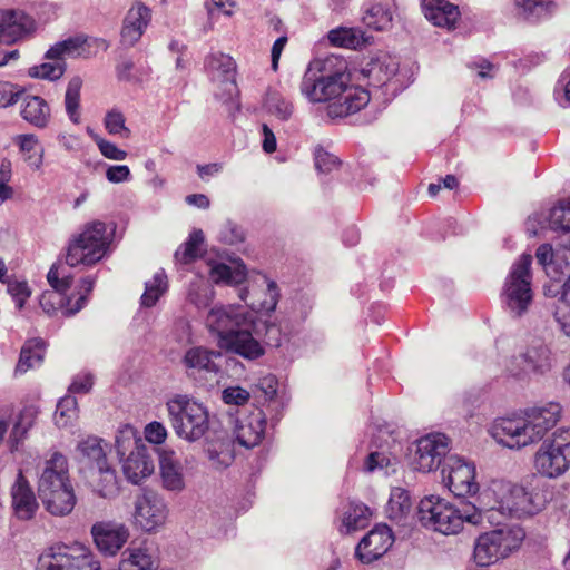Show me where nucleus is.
<instances>
[{
    "mask_svg": "<svg viewBox=\"0 0 570 570\" xmlns=\"http://www.w3.org/2000/svg\"><path fill=\"white\" fill-rule=\"evenodd\" d=\"M82 80L80 77H72L67 86L65 94V108L71 122L78 125L80 122V90Z\"/></svg>",
    "mask_w": 570,
    "mask_h": 570,
    "instance_id": "44",
    "label": "nucleus"
},
{
    "mask_svg": "<svg viewBox=\"0 0 570 570\" xmlns=\"http://www.w3.org/2000/svg\"><path fill=\"white\" fill-rule=\"evenodd\" d=\"M38 415V411L35 406H26L19 413L9 441L12 449H17L19 443L24 439L27 432L32 428Z\"/></svg>",
    "mask_w": 570,
    "mask_h": 570,
    "instance_id": "43",
    "label": "nucleus"
},
{
    "mask_svg": "<svg viewBox=\"0 0 570 570\" xmlns=\"http://www.w3.org/2000/svg\"><path fill=\"white\" fill-rule=\"evenodd\" d=\"M67 63L65 61L48 60L29 69L28 75L32 78L56 81L66 72Z\"/></svg>",
    "mask_w": 570,
    "mask_h": 570,
    "instance_id": "49",
    "label": "nucleus"
},
{
    "mask_svg": "<svg viewBox=\"0 0 570 570\" xmlns=\"http://www.w3.org/2000/svg\"><path fill=\"white\" fill-rule=\"evenodd\" d=\"M125 116L121 111L112 109L105 117V127L110 135H119L124 138L130 136V130L125 125Z\"/></svg>",
    "mask_w": 570,
    "mask_h": 570,
    "instance_id": "55",
    "label": "nucleus"
},
{
    "mask_svg": "<svg viewBox=\"0 0 570 570\" xmlns=\"http://www.w3.org/2000/svg\"><path fill=\"white\" fill-rule=\"evenodd\" d=\"M538 474L557 479L570 469V429H558L550 439L542 442L534 454Z\"/></svg>",
    "mask_w": 570,
    "mask_h": 570,
    "instance_id": "11",
    "label": "nucleus"
},
{
    "mask_svg": "<svg viewBox=\"0 0 570 570\" xmlns=\"http://www.w3.org/2000/svg\"><path fill=\"white\" fill-rule=\"evenodd\" d=\"M568 250L554 252L550 244H542L538 247L535 257L540 265L543 266L546 274L554 281H559L569 267L564 262L567 259Z\"/></svg>",
    "mask_w": 570,
    "mask_h": 570,
    "instance_id": "31",
    "label": "nucleus"
},
{
    "mask_svg": "<svg viewBox=\"0 0 570 570\" xmlns=\"http://www.w3.org/2000/svg\"><path fill=\"white\" fill-rule=\"evenodd\" d=\"M443 484L455 495L466 497L479 491L475 481V466L458 455H449L444 459L442 470Z\"/></svg>",
    "mask_w": 570,
    "mask_h": 570,
    "instance_id": "14",
    "label": "nucleus"
},
{
    "mask_svg": "<svg viewBox=\"0 0 570 570\" xmlns=\"http://www.w3.org/2000/svg\"><path fill=\"white\" fill-rule=\"evenodd\" d=\"M169 423L179 439L200 440L209 429L207 407L185 394H176L166 402Z\"/></svg>",
    "mask_w": 570,
    "mask_h": 570,
    "instance_id": "7",
    "label": "nucleus"
},
{
    "mask_svg": "<svg viewBox=\"0 0 570 570\" xmlns=\"http://www.w3.org/2000/svg\"><path fill=\"white\" fill-rule=\"evenodd\" d=\"M266 415L262 409L255 407L248 414L236 419L234 434L237 442L247 449L258 445L265 434Z\"/></svg>",
    "mask_w": 570,
    "mask_h": 570,
    "instance_id": "21",
    "label": "nucleus"
},
{
    "mask_svg": "<svg viewBox=\"0 0 570 570\" xmlns=\"http://www.w3.org/2000/svg\"><path fill=\"white\" fill-rule=\"evenodd\" d=\"M266 111L282 121L288 120L293 115V105L277 91H268L264 100Z\"/></svg>",
    "mask_w": 570,
    "mask_h": 570,
    "instance_id": "47",
    "label": "nucleus"
},
{
    "mask_svg": "<svg viewBox=\"0 0 570 570\" xmlns=\"http://www.w3.org/2000/svg\"><path fill=\"white\" fill-rule=\"evenodd\" d=\"M39 498L46 510L50 514L58 517L68 515L73 510L77 502L72 485Z\"/></svg>",
    "mask_w": 570,
    "mask_h": 570,
    "instance_id": "34",
    "label": "nucleus"
},
{
    "mask_svg": "<svg viewBox=\"0 0 570 570\" xmlns=\"http://www.w3.org/2000/svg\"><path fill=\"white\" fill-rule=\"evenodd\" d=\"M153 12L141 1H135L126 12L121 30L120 42L125 47H134L145 33L151 21Z\"/></svg>",
    "mask_w": 570,
    "mask_h": 570,
    "instance_id": "20",
    "label": "nucleus"
},
{
    "mask_svg": "<svg viewBox=\"0 0 570 570\" xmlns=\"http://www.w3.org/2000/svg\"><path fill=\"white\" fill-rule=\"evenodd\" d=\"M205 237L200 229L193 230L187 240L175 252V259L181 264H189L198 257L199 246Z\"/></svg>",
    "mask_w": 570,
    "mask_h": 570,
    "instance_id": "48",
    "label": "nucleus"
},
{
    "mask_svg": "<svg viewBox=\"0 0 570 570\" xmlns=\"http://www.w3.org/2000/svg\"><path fill=\"white\" fill-rule=\"evenodd\" d=\"M169 514L167 502L161 494L153 490H144L136 498L134 519L144 531L151 532L166 523Z\"/></svg>",
    "mask_w": 570,
    "mask_h": 570,
    "instance_id": "15",
    "label": "nucleus"
},
{
    "mask_svg": "<svg viewBox=\"0 0 570 570\" xmlns=\"http://www.w3.org/2000/svg\"><path fill=\"white\" fill-rule=\"evenodd\" d=\"M120 461L122 462V472L126 479L132 484H139L142 480L150 476L155 469L154 461L146 445H139L136 450H131Z\"/></svg>",
    "mask_w": 570,
    "mask_h": 570,
    "instance_id": "25",
    "label": "nucleus"
},
{
    "mask_svg": "<svg viewBox=\"0 0 570 570\" xmlns=\"http://www.w3.org/2000/svg\"><path fill=\"white\" fill-rule=\"evenodd\" d=\"M554 98L563 107H570V71H563L554 87Z\"/></svg>",
    "mask_w": 570,
    "mask_h": 570,
    "instance_id": "59",
    "label": "nucleus"
},
{
    "mask_svg": "<svg viewBox=\"0 0 570 570\" xmlns=\"http://www.w3.org/2000/svg\"><path fill=\"white\" fill-rule=\"evenodd\" d=\"M11 176V163L3 159L0 164V205L10 199L13 195V189L9 186Z\"/></svg>",
    "mask_w": 570,
    "mask_h": 570,
    "instance_id": "57",
    "label": "nucleus"
},
{
    "mask_svg": "<svg viewBox=\"0 0 570 570\" xmlns=\"http://www.w3.org/2000/svg\"><path fill=\"white\" fill-rule=\"evenodd\" d=\"M266 295L267 297L262 303L256 304L255 302H250L247 305L250 306L253 309H258L259 312H273L276 308L278 301L277 285L274 282H269L267 284Z\"/></svg>",
    "mask_w": 570,
    "mask_h": 570,
    "instance_id": "60",
    "label": "nucleus"
},
{
    "mask_svg": "<svg viewBox=\"0 0 570 570\" xmlns=\"http://www.w3.org/2000/svg\"><path fill=\"white\" fill-rule=\"evenodd\" d=\"M21 95L18 88L8 81H0V108L14 105Z\"/></svg>",
    "mask_w": 570,
    "mask_h": 570,
    "instance_id": "62",
    "label": "nucleus"
},
{
    "mask_svg": "<svg viewBox=\"0 0 570 570\" xmlns=\"http://www.w3.org/2000/svg\"><path fill=\"white\" fill-rule=\"evenodd\" d=\"M87 43V37L76 35L63 40L57 41L45 53L46 60L65 61L68 58H77L81 56Z\"/></svg>",
    "mask_w": 570,
    "mask_h": 570,
    "instance_id": "33",
    "label": "nucleus"
},
{
    "mask_svg": "<svg viewBox=\"0 0 570 570\" xmlns=\"http://www.w3.org/2000/svg\"><path fill=\"white\" fill-rule=\"evenodd\" d=\"M341 166L340 159L324 150L323 148H318L315 151V167L321 174H331L334 170H337Z\"/></svg>",
    "mask_w": 570,
    "mask_h": 570,
    "instance_id": "56",
    "label": "nucleus"
},
{
    "mask_svg": "<svg viewBox=\"0 0 570 570\" xmlns=\"http://www.w3.org/2000/svg\"><path fill=\"white\" fill-rule=\"evenodd\" d=\"M531 263L532 256L522 254L511 266L502 287V305L513 317L524 315L533 301Z\"/></svg>",
    "mask_w": 570,
    "mask_h": 570,
    "instance_id": "9",
    "label": "nucleus"
},
{
    "mask_svg": "<svg viewBox=\"0 0 570 570\" xmlns=\"http://www.w3.org/2000/svg\"><path fill=\"white\" fill-rule=\"evenodd\" d=\"M20 115L36 128H46L51 119V109L48 102L40 96H26L21 104Z\"/></svg>",
    "mask_w": 570,
    "mask_h": 570,
    "instance_id": "30",
    "label": "nucleus"
},
{
    "mask_svg": "<svg viewBox=\"0 0 570 570\" xmlns=\"http://www.w3.org/2000/svg\"><path fill=\"white\" fill-rule=\"evenodd\" d=\"M393 541L392 531L387 525H376L360 541L355 554L363 563H370L384 556Z\"/></svg>",
    "mask_w": 570,
    "mask_h": 570,
    "instance_id": "22",
    "label": "nucleus"
},
{
    "mask_svg": "<svg viewBox=\"0 0 570 570\" xmlns=\"http://www.w3.org/2000/svg\"><path fill=\"white\" fill-rule=\"evenodd\" d=\"M115 445L119 459H122L126 456L127 452L145 444L142 440L137 436V431L131 425H125L118 431Z\"/></svg>",
    "mask_w": 570,
    "mask_h": 570,
    "instance_id": "50",
    "label": "nucleus"
},
{
    "mask_svg": "<svg viewBox=\"0 0 570 570\" xmlns=\"http://www.w3.org/2000/svg\"><path fill=\"white\" fill-rule=\"evenodd\" d=\"M425 18L434 26L452 29L460 18L459 7L446 0H421Z\"/></svg>",
    "mask_w": 570,
    "mask_h": 570,
    "instance_id": "27",
    "label": "nucleus"
},
{
    "mask_svg": "<svg viewBox=\"0 0 570 570\" xmlns=\"http://www.w3.org/2000/svg\"><path fill=\"white\" fill-rule=\"evenodd\" d=\"M90 534L95 547L107 557L116 556L129 538L128 528L114 520L97 521L91 525Z\"/></svg>",
    "mask_w": 570,
    "mask_h": 570,
    "instance_id": "17",
    "label": "nucleus"
},
{
    "mask_svg": "<svg viewBox=\"0 0 570 570\" xmlns=\"http://www.w3.org/2000/svg\"><path fill=\"white\" fill-rule=\"evenodd\" d=\"M328 41L336 47L357 49L367 42L365 33L360 28L338 27L327 35Z\"/></svg>",
    "mask_w": 570,
    "mask_h": 570,
    "instance_id": "38",
    "label": "nucleus"
},
{
    "mask_svg": "<svg viewBox=\"0 0 570 570\" xmlns=\"http://www.w3.org/2000/svg\"><path fill=\"white\" fill-rule=\"evenodd\" d=\"M553 362L550 346L543 341L534 340L511 358L508 372L519 381H528L533 376L546 375L551 371Z\"/></svg>",
    "mask_w": 570,
    "mask_h": 570,
    "instance_id": "13",
    "label": "nucleus"
},
{
    "mask_svg": "<svg viewBox=\"0 0 570 570\" xmlns=\"http://www.w3.org/2000/svg\"><path fill=\"white\" fill-rule=\"evenodd\" d=\"M159 473L161 485L167 491L180 492L185 489L183 466L174 451L159 452Z\"/></svg>",
    "mask_w": 570,
    "mask_h": 570,
    "instance_id": "26",
    "label": "nucleus"
},
{
    "mask_svg": "<svg viewBox=\"0 0 570 570\" xmlns=\"http://www.w3.org/2000/svg\"><path fill=\"white\" fill-rule=\"evenodd\" d=\"M523 539L524 532L520 528H501L485 532L476 539L474 560L482 567L495 563L518 549Z\"/></svg>",
    "mask_w": 570,
    "mask_h": 570,
    "instance_id": "12",
    "label": "nucleus"
},
{
    "mask_svg": "<svg viewBox=\"0 0 570 570\" xmlns=\"http://www.w3.org/2000/svg\"><path fill=\"white\" fill-rule=\"evenodd\" d=\"M119 570H155V561L146 549L129 547L122 552Z\"/></svg>",
    "mask_w": 570,
    "mask_h": 570,
    "instance_id": "40",
    "label": "nucleus"
},
{
    "mask_svg": "<svg viewBox=\"0 0 570 570\" xmlns=\"http://www.w3.org/2000/svg\"><path fill=\"white\" fill-rule=\"evenodd\" d=\"M449 451V439L442 433L428 434L416 443L412 465L421 472L436 469Z\"/></svg>",
    "mask_w": 570,
    "mask_h": 570,
    "instance_id": "18",
    "label": "nucleus"
},
{
    "mask_svg": "<svg viewBox=\"0 0 570 570\" xmlns=\"http://www.w3.org/2000/svg\"><path fill=\"white\" fill-rule=\"evenodd\" d=\"M47 279L53 291L45 292L39 299V304L48 315L55 314L59 308L66 316H72L83 308L87 297L91 293L95 279L85 277L81 279L78 297L72 304V297H67L66 293L71 287L72 276L65 274L61 266L52 265L47 274Z\"/></svg>",
    "mask_w": 570,
    "mask_h": 570,
    "instance_id": "8",
    "label": "nucleus"
},
{
    "mask_svg": "<svg viewBox=\"0 0 570 570\" xmlns=\"http://www.w3.org/2000/svg\"><path fill=\"white\" fill-rule=\"evenodd\" d=\"M35 21L20 10H0V42L12 43L33 30Z\"/></svg>",
    "mask_w": 570,
    "mask_h": 570,
    "instance_id": "24",
    "label": "nucleus"
},
{
    "mask_svg": "<svg viewBox=\"0 0 570 570\" xmlns=\"http://www.w3.org/2000/svg\"><path fill=\"white\" fill-rule=\"evenodd\" d=\"M8 292L16 302L18 308H22L31 292L26 282H13L8 285Z\"/></svg>",
    "mask_w": 570,
    "mask_h": 570,
    "instance_id": "64",
    "label": "nucleus"
},
{
    "mask_svg": "<svg viewBox=\"0 0 570 570\" xmlns=\"http://www.w3.org/2000/svg\"><path fill=\"white\" fill-rule=\"evenodd\" d=\"M399 62L387 56L371 60L363 73L370 79V85L381 87L397 72Z\"/></svg>",
    "mask_w": 570,
    "mask_h": 570,
    "instance_id": "35",
    "label": "nucleus"
},
{
    "mask_svg": "<svg viewBox=\"0 0 570 570\" xmlns=\"http://www.w3.org/2000/svg\"><path fill=\"white\" fill-rule=\"evenodd\" d=\"M561 416L558 403L525 409L521 414L499 417L491 426L493 439L509 448L521 449L541 441Z\"/></svg>",
    "mask_w": 570,
    "mask_h": 570,
    "instance_id": "3",
    "label": "nucleus"
},
{
    "mask_svg": "<svg viewBox=\"0 0 570 570\" xmlns=\"http://www.w3.org/2000/svg\"><path fill=\"white\" fill-rule=\"evenodd\" d=\"M519 14L528 21H537L551 14L552 0H515Z\"/></svg>",
    "mask_w": 570,
    "mask_h": 570,
    "instance_id": "42",
    "label": "nucleus"
},
{
    "mask_svg": "<svg viewBox=\"0 0 570 570\" xmlns=\"http://www.w3.org/2000/svg\"><path fill=\"white\" fill-rule=\"evenodd\" d=\"M389 510L392 514H403L411 508L409 492L403 488H393L389 499Z\"/></svg>",
    "mask_w": 570,
    "mask_h": 570,
    "instance_id": "54",
    "label": "nucleus"
},
{
    "mask_svg": "<svg viewBox=\"0 0 570 570\" xmlns=\"http://www.w3.org/2000/svg\"><path fill=\"white\" fill-rule=\"evenodd\" d=\"M67 458L60 452H53L45 461L42 472L38 481V494L48 495L53 491H59L71 487Z\"/></svg>",
    "mask_w": 570,
    "mask_h": 570,
    "instance_id": "19",
    "label": "nucleus"
},
{
    "mask_svg": "<svg viewBox=\"0 0 570 570\" xmlns=\"http://www.w3.org/2000/svg\"><path fill=\"white\" fill-rule=\"evenodd\" d=\"M546 499L534 490L503 481H493L480 494L484 514L492 515L491 524H501L508 517L523 518L542 510Z\"/></svg>",
    "mask_w": 570,
    "mask_h": 570,
    "instance_id": "4",
    "label": "nucleus"
},
{
    "mask_svg": "<svg viewBox=\"0 0 570 570\" xmlns=\"http://www.w3.org/2000/svg\"><path fill=\"white\" fill-rule=\"evenodd\" d=\"M209 277L215 284L237 285L245 281L246 267L243 264L232 267L224 263H215L210 266Z\"/></svg>",
    "mask_w": 570,
    "mask_h": 570,
    "instance_id": "39",
    "label": "nucleus"
},
{
    "mask_svg": "<svg viewBox=\"0 0 570 570\" xmlns=\"http://www.w3.org/2000/svg\"><path fill=\"white\" fill-rule=\"evenodd\" d=\"M145 439L153 444H163L167 439V429L161 422L153 421L144 429Z\"/></svg>",
    "mask_w": 570,
    "mask_h": 570,
    "instance_id": "61",
    "label": "nucleus"
},
{
    "mask_svg": "<svg viewBox=\"0 0 570 570\" xmlns=\"http://www.w3.org/2000/svg\"><path fill=\"white\" fill-rule=\"evenodd\" d=\"M346 69V61L337 57L316 59L309 63L301 82V92L311 102H328L331 118L355 114L371 99L366 89L350 83Z\"/></svg>",
    "mask_w": 570,
    "mask_h": 570,
    "instance_id": "1",
    "label": "nucleus"
},
{
    "mask_svg": "<svg viewBox=\"0 0 570 570\" xmlns=\"http://www.w3.org/2000/svg\"><path fill=\"white\" fill-rule=\"evenodd\" d=\"M217 356H220V353L209 351L203 346H194L185 352L181 365L188 376H196L202 372L217 373L219 368L214 362V357Z\"/></svg>",
    "mask_w": 570,
    "mask_h": 570,
    "instance_id": "29",
    "label": "nucleus"
},
{
    "mask_svg": "<svg viewBox=\"0 0 570 570\" xmlns=\"http://www.w3.org/2000/svg\"><path fill=\"white\" fill-rule=\"evenodd\" d=\"M18 144L22 151L29 153V164L31 167L38 169L42 164V149L38 148V138L32 134L20 135Z\"/></svg>",
    "mask_w": 570,
    "mask_h": 570,
    "instance_id": "53",
    "label": "nucleus"
},
{
    "mask_svg": "<svg viewBox=\"0 0 570 570\" xmlns=\"http://www.w3.org/2000/svg\"><path fill=\"white\" fill-rule=\"evenodd\" d=\"M206 326L216 334L220 348L236 353L247 360H256L264 354L259 343V327L268 332H278L275 325L258 323L255 315L242 305H216L206 316Z\"/></svg>",
    "mask_w": 570,
    "mask_h": 570,
    "instance_id": "2",
    "label": "nucleus"
},
{
    "mask_svg": "<svg viewBox=\"0 0 570 570\" xmlns=\"http://www.w3.org/2000/svg\"><path fill=\"white\" fill-rule=\"evenodd\" d=\"M45 356V342L41 338H32L24 343L16 367L17 373H26L28 370L39 366Z\"/></svg>",
    "mask_w": 570,
    "mask_h": 570,
    "instance_id": "37",
    "label": "nucleus"
},
{
    "mask_svg": "<svg viewBox=\"0 0 570 570\" xmlns=\"http://www.w3.org/2000/svg\"><path fill=\"white\" fill-rule=\"evenodd\" d=\"M37 570H101V563L89 547L75 542L47 548L38 558Z\"/></svg>",
    "mask_w": 570,
    "mask_h": 570,
    "instance_id": "10",
    "label": "nucleus"
},
{
    "mask_svg": "<svg viewBox=\"0 0 570 570\" xmlns=\"http://www.w3.org/2000/svg\"><path fill=\"white\" fill-rule=\"evenodd\" d=\"M213 286L205 279L197 277L189 284L187 298L197 308H206L214 299Z\"/></svg>",
    "mask_w": 570,
    "mask_h": 570,
    "instance_id": "45",
    "label": "nucleus"
},
{
    "mask_svg": "<svg viewBox=\"0 0 570 570\" xmlns=\"http://www.w3.org/2000/svg\"><path fill=\"white\" fill-rule=\"evenodd\" d=\"M86 478L92 491L101 498L110 499L119 492L116 471L108 463L86 471Z\"/></svg>",
    "mask_w": 570,
    "mask_h": 570,
    "instance_id": "28",
    "label": "nucleus"
},
{
    "mask_svg": "<svg viewBox=\"0 0 570 570\" xmlns=\"http://www.w3.org/2000/svg\"><path fill=\"white\" fill-rule=\"evenodd\" d=\"M417 517L423 527L445 535L459 533L464 522L474 525L481 524L485 520L493 522L492 515L484 514L482 507L476 508L473 504L464 503L461 508H456L445 499L433 494L426 495L420 501Z\"/></svg>",
    "mask_w": 570,
    "mask_h": 570,
    "instance_id": "5",
    "label": "nucleus"
},
{
    "mask_svg": "<svg viewBox=\"0 0 570 570\" xmlns=\"http://www.w3.org/2000/svg\"><path fill=\"white\" fill-rule=\"evenodd\" d=\"M550 226L554 230L570 232V199H563L550 210Z\"/></svg>",
    "mask_w": 570,
    "mask_h": 570,
    "instance_id": "52",
    "label": "nucleus"
},
{
    "mask_svg": "<svg viewBox=\"0 0 570 570\" xmlns=\"http://www.w3.org/2000/svg\"><path fill=\"white\" fill-rule=\"evenodd\" d=\"M168 291V279L164 269L157 271L150 281L145 283V291L140 297L144 307H153L159 298Z\"/></svg>",
    "mask_w": 570,
    "mask_h": 570,
    "instance_id": "41",
    "label": "nucleus"
},
{
    "mask_svg": "<svg viewBox=\"0 0 570 570\" xmlns=\"http://www.w3.org/2000/svg\"><path fill=\"white\" fill-rule=\"evenodd\" d=\"M94 385V376L90 373L77 374L68 391L72 394H85L88 393Z\"/></svg>",
    "mask_w": 570,
    "mask_h": 570,
    "instance_id": "63",
    "label": "nucleus"
},
{
    "mask_svg": "<svg viewBox=\"0 0 570 570\" xmlns=\"http://www.w3.org/2000/svg\"><path fill=\"white\" fill-rule=\"evenodd\" d=\"M249 397V392L240 386H228L222 392V400L229 405H245Z\"/></svg>",
    "mask_w": 570,
    "mask_h": 570,
    "instance_id": "58",
    "label": "nucleus"
},
{
    "mask_svg": "<svg viewBox=\"0 0 570 570\" xmlns=\"http://www.w3.org/2000/svg\"><path fill=\"white\" fill-rule=\"evenodd\" d=\"M114 234L115 227H109L104 222L87 223L79 234L70 238L66 264L69 267L97 264L110 253Z\"/></svg>",
    "mask_w": 570,
    "mask_h": 570,
    "instance_id": "6",
    "label": "nucleus"
},
{
    "mask_svg": "<svg viewBox=\"0 0 570 570\" xmlns=\"http://www.w3.org/2000/svg\"><path fill=\"white\" fill-rule=\"evenodd\" d=\"M77 451L79 460L87 471L108 463L102 440L99 438H87L78 444Z\"/></svg>",
    "mask_w": 570,
    "mask_h": 570,
    "instance_id": "36",
    "label": "nucleus"
},
{
    "mask_svg": "<svg viewBox=\"0 0 570 570\" xmlns=\"http://www.w3.org/2000/svg\"><path fill=\"white\" fill-rule=\"evenodd\" d=\"M11 505L19 520H31L39 508L36 494L29 481L20 471L11 487Z\"/></svg>",
    "mask_w": 570,
    "mask_h": 570,
    "instance_id": "23",
    "label": "nucleus"
},
{
    "mask_svg": "<svg viewBox=\"0 0 570 570\" xmlns=\"http://www.w3.org/2000/svg\"><path fill=\"white\" fill-rule=\"evenodd\" d=\"M204 66L212 80L219 82L223 87V92L216 96L224 102L232 101L238 95L234 59L222 52L209 53L205 58Z\"/></svg>",
    "mask_w": 570,
    "mask_h": 570,
    "instance_id": "16",
    "label": "nucleus"
},
{
    "mask_svg": "<svg viewBox=\"0 0 570 570\" xmlns=\"http://www.w3.org/2000/svg\"><path fill=\"white\" fill-rule=\"evenodd\" d=\"M371 512L364 503L352 502L344 513L342 525L346 532L356 531L367 525Z\"/></svg>",
    "mask_w": 570,
    "mask_h": 570,
    "instance_id": "46",
    "label": "nucleus"
},
{
    "mask_svg": "<svg viewBox=\"0 0 570 570\" xmlns=\"http://www.w3.org/2000/svg\"><path fill=\"white\" fill-rule=\"evenodd\" d=\"M78 414V403L73 395H66L60 399L55 412V422L59 428L69 425Z\"/></svg>",
    "mask_w": 570,
    "mask_h": 570,
    "instance_id": "51",
    "label": "nucleus"
},
{
    "mask_svg": "<svg viewBox=\"0 0 570 570\" xmlns=\"http://www.w3.org/2000/svg\"><path fill=\"white\" fill-rule=\"evenodd\" d=\"M394 9V0H375L365 11L363 22L376 31L387 30L392 26Z\"/></svg>",
    "mask_w": 570,
    "mask_h": 570,
    "instance_id": "32",
    "label": "nucleus"
}]
</instances>
